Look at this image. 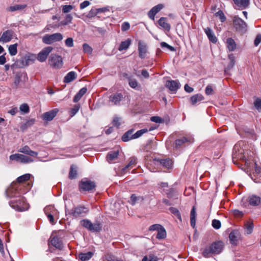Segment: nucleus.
Listing matches in <instances>:
<instances>
[{"label":"nucleus","instance_id":"f257e3e1","mask_svg":"<svg viewBox=\"0 0 261 261\" xmlns=\"http://www.w3.org/2000/svg\"><path fill=\"white\" fill-rule=\"evenodd\" d=\"M251 146L244 141H240L237 143L233 147L232 153V160L234 164L236 162L234 160H241L247 164L246 158L248 156H251L253 152L250 150Z\"/></svg>","mask_w":261,"mask_h":261},{"label":"nucleus","instance_id":"f03ea898","mask_svg":"<svg viewBox=\"0 0 261 261\" xmlns=\"http://www.w3.org/2000/svg\"><path fill=\"white\" fill-rule=\"evenodd\" d=\"M224 244L221 241H216L206 246L202 251L204 257L208 258L213 254H219L223 248Z\"/></svg>","mask_w":261,"mask_h":261},{"label":"nucleus","instance_id":"7ed1b4c3","mask_svg":"<svg viewBox=\"0 0 261 261\" xmlns=\"http://www.w3.org/2000/svg\"><path fill=\"white\" fill-rule=\"evenodd\" d=\"M10 205L17 211L23 212L29 208V204L23 196L16 198L9 202Z\"/></svg>","mask_w":261,"mask_h":261},{"label":"nucleus","instance_id":"20e7f679","mask_svg":"<svg viewBox=\"0 0 261 261\" xmlns=\"http://www.w3.org/2000/svg\"><path fill=\"white\" fill-rule=\"evenodd\" d=\"M65 236L64 230H60L56 234H53L50 238V243L57 248L60 249L63 247V239Z\"/></svg>","mask_w":261,"mask_h":261},{"label":"nucleus","instance_id":"39448f33","mask_svg":"<svg viewBox=\"0 0 261 261\" xmlns=\"http://www.w3.org/2000/svg\"><path fill=\"white\" fill-rule=\"evenodd\" d=\"M21 186L17 182L12 184L6 191V195L9 197L17 198L23 192L21 191Z\"/></svg>","mask_w":261,"mask_h":261},{"label":"nucleus","instance_id":"423d86ee","mask_svg":"<svg viewBox=\"0 0 261 261\" xmlns=\"http://www.w3.org/2000/svg\"><path fill=\"white\" fill-rule=\"evenodd\" d=\"M80 223L84 227L91 232H99L101 229V224L98 222L93 224L90 220L84 219L81 221Z\"/></svg>","mask_w":261,"mask_h":261},{"label":"nucleus","instance_id":"0eeeda50","mask_svg":"<svg viewBox=\"0 0 261 261\" xmlns=\"http://www.w3.org/2000/svg\"><path fill=\"white\" fill-rule=\"evenodd\" d=\"M63 38V35L61 33H57L51 35H45L42 38V41L46 44H51L61 41Z\"/></svg>","mask_w":261,"mask_h":261},{"label":"nucleus","instance_id":"6e6552de","mask_svg":"<svg viewBox=\"0 0 261 261\" xmlns=\"http://www.w3.org/2000/svg\"><path fill=\"white\" fill-rule=\"evenodd\" d=\"M232 21L234 27L237 31L242 33L246 32L247 25L241 18L238 16H234L232 17Z\"/></svg>","mask_w":261,"mask_h":261},{"label":"nucleus","instance_id":"1a4fd4ad","mask_svg":"<svg viewBox=\"0 0 261 261\" xmlns=\"http://www.w3.org/2000/svg\"><path fill=\"white\" fill-rule=\"evenodd\" d=\"M95 187V184L87 179H83L80 182L79 188L81 191H90Z\"/></svg>","mask_w":261,"mask_h":261},{"label":"nucleus","instance_id":"9d476101","mask_svg":"<svg viewBox=\"0 0 261 261\" xmlns=\"http://www.w3.org/2000/svg\"><path fill=\"white\" fill-rule=\"evenodd\" d=\"M48 63L50 66L55 68H59L62 66L63 61L62 58L56 55H51L48 60Z\"/></svg>","mask_w":261,"mask_h":261},{"label":"nucleus","instance_id":"9b49d317","mask_svg":"<svg viewBox=\"0 0 261 261\" xmlns=\"http://www.w3.org/2000/svg\"><path fill=\"white\" fill-rule=\"evenodd\" d=\"M173 163L172 160L169 158L165 159H154L153 161V164L154 165H161L168 170L172 169Z\"/></svg>","mask_w":261,"mask_h":261},{"label":"nucleus","instance_id":"f8f14e48","mask_svg":"<svg viewBox=\"0 0 261 261\" xmlns=\"http://www.w3.org/2000/svg\"><path fill=\"white\" fill-rule=\"evenodd\" d=\"M254 170L250 174V177L254 182L256 183L261 182V167L256 163L253 164Z\"/></svg>","mask_w":261,"mask_h":261},{"label":"nucleus","instance_id":"ddd939ff","mask_svg":"<svg viewBox=\"0 0 261 261\" xmlns=\"http://www.w3.org/2000/svg\"><path fill=\"white\" fill-rule=\"evenodd\" d=\"M10 159L12 161H16L22 163H29L33 162V160L31 158L19 153L11 155L10 156Z\"/></svg>","mask_w":261,"mask_h":261},{"label":"nucleus","instance_id":"4468645a","mask_svg":"<svg viewBox=\"0 0 261 261\" xmlns=\"http://www.w3.org/2000/svg\"><path fill=\"white\" fill-rule=\"evenodd\" d=\"M53 49V47L47 46L44 48L38 54L37 57V59L40 62H44L49 53Z\"/></svg>","mask_w":261,"mask_h":261},{"label":"nucleus","instance_id":"2eb2a0df","mask_svg":"<svg viewBox=\"0 0 261 261\" xmlns=\"http://www.w3.org/2000/svg\"><path fill=\"white\" fill-rule=\"evenodd\" d=\"M147 53V44L145 43L140 41L138 42V53L139 58L141 59H145Z\"/></svg>","mask_w":261,"mask_h":261},{"label":"nucleus","instance_id":"dca6fc26","mask_svg":"<svg viewBox=\"0 0 261 261\" xmlns=\"http://www.w3.org/2000/svg\"><path fill=\"white\" fill-rule=\"evenodd\" d=\"M59 110L57 109H54L49 111L43 113L41 116L43 120L49 121L52 120L57 115Z\"/></svg>","mask_w":261,"mask_h":261},{"label":"nucleus","instance_id":"f3484780","mask_svg":"<svg viewBox=\"0 0 261 261\" xmlns=\"http://www.w3.org/2000/svg\"><path fill=\"white\" fill-rule=\"evenodd\" d=\"M165 86L171 91L173 92H176L177 90L180 88V84L178 81L169 80L166 82Z\"/></svg>","mask_w":261,"mask_h":261},{"label":"nucleus","instance_id":"a211bd4d","mask_svg":"<svg viewBox=\"0 0 261 261\" xmlns=\"http://www.w3.org/2000/svg\"><path fill=\"white\" fill-rule=\"evenodd\" d=\"M88 212V209L84 206H78L75 207L72 212L73 216L75 217L84 216Z\"/></svg>","mask_w":261,"mask_h":261},{"label":"nucleus","instance_id":"6ab92c4d","mask_svg":"<svg viewBox=\"0 0 261 261\" xmlns=\"http://www.w3.org/2000/svg\"><path fill=\"white\" fill-rule=\"evenodd\" d=\"M164 7L162 4H159L153 7L148 13V16L149 18L154 20L155 15L160 12Z\"/></svg>","mask_w":261,"mask_h":261},{"label":"nucleus","instance_id":"aec40b11","mask_svg":"<svg viewBox=\"0 0 261 261\" xmlns=\"http://www.w3.org/2000/svg\"><path fill=\"white\" fill-rule=\"evenodd\" d=\"M192 141V138L189 137H183L181 138L176 139L173 144V146L176 148H178L187 142Z\"/></svg>","mask_w":261,"mask_h":261},{"label":"nucleus","instance_id":"412c9836","mask_svg":"<svg viewBox=\"0 0 261 261\" xmlns=\"http://www.w3.org/2000/svg\"><path fill=\"white\" fill-rule=\"evenodd\" d=\"M13 32L12 30H7L4 32L0 38V42L7 43L9 42L13 38Z\"/></svg>","mask_w":261,"mask_h":261},{"label":"nucleus","instance_id":"4be33fe9","mask_svg":"<svg viewBox=\"0 0 261 261\" xmlns=\"http://www.w3.org/2000/svg\"><path fill=\"white\" fill-rule=\"evenodd\" d=\"M123 98V95L121 93H115L110 95L109 101L113 103L114 105H118Z\"/></svg>","mask_w":261,"mask_h":261},{"label":"nucleus","instance_id":"5701e85b","mask_svg":"<svg viewBox=\"0 0 261 261\" xmlns=\"http://www.w3.org/2000/svg\"><path fill=\"white\" fill-rule=\"evenodd\" d=\"M240 234L238 230H232L229 235V238L231 244L237 245L238 240L240 239Z\"/></svg>","mask_w":261,"mask_h":261},{"label":"nucleus","instance_id":"b1692460","mask_svg":"<svg viewBox=\"0 0 261 261\" xmlns=\"http://www.w3.org/2000/svg\"><path fill=\"white\" fill-rule=\"evenodd\" d=\"M204 32L207 36L210 41L213 43H216L217 42V38L215 35L213 30L209 27L204 29Z\"/></svg>","mask_w":261,"mask_h":261},{"label":"nucleus","instance_id":"393cba45","mask_svg":"<svg viewBox=\"0 0 261 261\" xmlns=\"http://www.w3.org/2000/svg\"><path fill=\"white\" fill-rule=\"evenodd\" d=\"M78 167L75 165H72L70 166L68 177L70 179H74L77 177Z\"/></svg>","mask_w":261,"mask_h":261},{"label":"nucleus","instance_id":"a878e982","mask_svg":"<svg viewBox=\"0 0 261 261\" xmlns=\"http://www.w3.org/2000/svg\"><path fill=\"white\" fill-rule=\"evenodd\" d=\"M159 24L165 30L169 32L171 29L170 24L167 22V19L166 17H161L158 21Z\"/></svg>","mask_w":261,"mask_h":261},{"label":"nucleus","instance_id":"bb28decb","mask_svg":"<svg viewBox=\"0 0 261 261\" xmlns=\"http://www.w3.org/2000/svg\"><path fill=\"white\" fill-rule=\"evenodd\" d=\"M18 151L29 155L32 156H36L38 155L37 152L31 150L30 147L27 145H25L20 148L18 150Z\"/></svg>","mask_w":261,"mask_h":261},{"label":"nucleus","instance_id":"cd10ccee","mask_svg":"<svg viewBox=\"0 0 261 261\" xmlns=\"http://www.w3.org/2000/svg\"><path fill=\"white\" fill-rule=\"evenodd\" d=\"M27 5L26 4H17L11 6L6 8V11L8 12H14L16 11H20L25 9Z\"/></svg>","mask_w":261,"mask_h":261},{"label":"nucleus","instance_id":"c85d7f7f","mask_svg":"<svg viewBox=\"0 0 261 261\" xmlns=\"http://www.w3.org/2000/svg\"><path fill=\"white\" fill-rule=\"evenodd\" d=\"M36 59L35 55L33 54H30L25 56L22 59V63L28 66L29 64L33 63Z\"/></svg>","mask_w":261,"mask_h":261},{"label":"nucleus","instance_id":"c756f323","mask_svg":"<svg viewBox=\"0 0 261 261\" xmlns=\"http://www.w3.org/2000/svg\"><path fill=\"white\" fill-rule=\"evenodd\" d=\"M248 201L250 205L252 206H257L260 204L261 199L259 196L251 195L249 197Z\"/></svg>","mask_w":261,"mask_h":261},{"label":"nucleus","instance_id":"7c9ffc66","mask_svg":"<svg viewBox=\"0 0 261 261\" xmlns=\"http://www.w3.org/2000/svg\"><path fill=\"white\" fill-rule=\"evenodd\" d=\"M134 129H130L125 132L121 137V140L123 142H127L130 140L135 139L133 137Z\"/></svg>","mask_w":261,"mask_h":261},{"label":"nucleus","instance_id":"2f4dec72","mask_svg":"<svg viewBox=\"0 0 261 261\" xmlns=\"http://www.w3.org/2000/svg\"><path fill=\"white\" fill-rule=\"evenodd\" d=\"M119 150H113L110 151L107 155V160L111 163L113 161L117 159L119 155Z\"/></svg>","mask_w":261,"mask_h":261},{"label":"nucleus","instance_id":"473e14b6","mask_svg":"<svg viewBox=\"0 0 261 261\" xmlns=\"http://www.w3.org/2000/svg\"><path fill=\"white\" fill-rule=\"evenodd\" d=\"M44 211L45 215L51 214L53 215H59L58 211L52 205L46 206L44 208Z\"/></svg>","mask_w":261,"mask_h":261},{"label":"nucleus","instance_id":"72a5a7b5","mask_svg":"<svg viewBox=\"0 0 261 261\" xmlns=\"http://www.w3.org/2000/svg\"><path fill=\"white\" fill-rule=\"evenodd\" d=\"M204 99L203 96L201 94H196L192 96L190 98V101L192 105H195L198 102Z\"/></svg>","mask_w":261,"mask_h":261},{"label":"nucleus","instance_id":"f704fd0d","mask_svg":"<svg viewBox=\"0 0 261 261\" xmlns=\"http://www.w3.org/2000/svg\"><path fill=\"white\" fill-rule=\"evenodd\" d=\"M87 88L86 87H83L80 90V91L76 94L74 96L73 101L74 102H78L83 96L87 92Z\"/></svg>","mask_w":261,"mask_h":261},{"label":"nucleus","instance_id":"c9c22d12","mask_svg":"<svg viewBox=\"0 0 261 261\" xmlns=\"http://www.w3.org/2000/svg\"><path fill=\"white\" fill-rule=\"evenodd\" d=\"M234 4L240 9H246L249 5V0H233Z\"/></svg>","mask_w":261,"mask_h":261},{"label":"nucleus","instance_id":"e433bc0d","mask_svg":"<svg viewBox=\"0 0 261 261\" xmlns=\"http://www.w3.org/2000/svg\"><path fill=\"white\" fill-rule=\"evenodd\" d=\"M166 193L168 198L172 199H178V194L176 190L174 188H170L167 191Z\"/></svg>","mask_w":261,"mask_h":261},{"label":"nucleus","instance_id":"4c0bfd02","mask_svg":"<svg viewBox=\"0 0 261 261\" xmlns=\"http://www.w3.org/2000/svg\"><path fill=\"white\" fill-rule=\"evenodd\" d=\"M196 208L194 206L192 207V208L191 211L190 213V224L191 226L194 228L195 227L196 225Z\"/></svg>","mask_w":261,"mask_h":261},{"label":"nucleus","instance_id":"58836bf2","mask_svg":"<svg viewBox=\"0 0 261 261\" xmlns=\"http://www.w3.org/2000/svg\"><path fill=\"white\" fill-rule=\"evenodd\" d=\"M93 252L89 251L86 253H80L79 257L82 261H87L93 256Z\"/></svg>","mask_w":261,"mask_h":261},{"label":"nucleus","instance_id":"ea45409f","mask_svg":"<svg viewBox=\"0 0 261 261\" xmlns=\"http://www.w3.org/2000/svg\"><path fill=\"white\" fill-rule=\"evenodd\" d=\"M227 47L230 51H233L236 48V44L234 40L231 38H228L226 40Z\"/></svg>","mask_w":261,"mask_h":261},{"label":"nucleus","instance_id":"a19ab883","mask_svg":"<svg viewBox=\"0 0 261 261\" xmlns=\"http://www.w3.org/2000/svg\"><path fill=\"white\" fill-rule=\"evenodd\" d=\"M131 44V40L127 39L125 41H122L119 46L118 50L119 51H122L123 50H126Z\"/></svg>","mask_w":261,"mask_h":261},{"label":"nucleus","instance_id":"79ce46f5","mask_svg":"<svg viewBox=\"0 0 261 261\" xmlns=\"http://www.w3.org/2000/svg\"><path fill=\"white\" fill-rule=\"evenodd\" d=\"M81 108L80 104H76L73 106L72 108L69 110L68 113L70 115V118L73 117L79 111Z\"/></svg>","mask_w":261,"mask_h":261},{"label":"nucleus","instance_id":"37998d69","mask_svg":"<svg viewBox=\"0 0 261 261\" xmlns=\"http://www.w3.org/2000/svg\"><path fill=\"white\" fill-rule=\"evenodd\" d=\"M77 73L74 71H70L66 74V83H70L77 78Z\"/></svg>","mask_w":261,"mask_h":261},{"label":"nucleus","instance_id":"c03bdc74","mask_svg":"<svg viewBox=\"0 0 261 261\" xmlns=\"http://www.w3.org/2000/svg\"><path fill=\"white\" fill-rule=\"evenodd\" d=\"M166 231L163 226L158 231L156 238L159 240L164 239L166 237Z\"/></svg>","mask_w":261,"mask_h":261},{"label":"nucleus","instance_id":"a18cd8bd","mask_svg":"<svg viewBox=\"0 0 261 261\" xmlns=\"http://www.w3.org/2000/svg\"><path fill=\"white\" fill-rule=\"evenodd\" d=\"M137 163L136 159L135 157H131L129 159V161L128 164L122 169V171L124 172L126 169H127L130 167H134Z\"/></svg>","mask_w":261,"mask_h":261},{"label":"nucleus","instance_id":"49530a36","mask_svg":"<svg viewBox=\"0 0 261 261\" xmlns=\"http://www.w3.org/2000/svg\"><path fill=\"white\" fill-rule=\"evenodd\" d=\"M17 44L16 43L10 45L9 46L8 50H9V54L11 56H15L17 54Z\"/></svg>","mask_w":261,"mask_h":261},{"label":"nucleus","instance_id":"de8ad7c7","mask_svg":"<svg viewBox=\"0 0 261 261\" xmlns=\"http://www.w3.org/2000/svg\"><path fill=\"white\" fill-rule=\"evenodd\" d=\"M229 59L230 60V62L228 65H227L226 68L225 69V71L226 70H229L231 69H232L235 63L234 57L233 55H230L229 56Z\"/></svg>","mask_w":261,"mask_h":261},{"label":"nucleus","instance_id":"09e8293b","mask_svg":"<svg viewBox=\"0 0 261 261\" xmlns=\"http://www.w3.org/2000/svg\"><path fill=\"white\" fill-rule=\"evenodd\" d=\"M31 177V174H25L23 175H21L18 177L17 178V184H19L20 183L23 182L25 181L28 180Z\"/></svg>","mask_w":261,"mask_h":261},{"label":"nucleus","instance_id":"8fccbe9b","mask_svg":"<svg viewBox=\"0 0 261 261\" xmlns=\"http://www.w3.org/2000/svg\"><path fill=\"white\" fill-rule=\"evenodd\" d=\"M148 132V129L147 128H143L140 130H138L136 133L133 134V138L136 139L139 137H140L142 135L147 133Z\"/></svg>","mask_w":261,"mask_h":261},{"label":"nucleus","instance_id":"3c124183","mask_svg":"<svg viewBox=\"0 0 261 261\" xmlns=\"http://www.w3.org/2000/svg\"><path fill=\"white\" fill-rule=\"evenodd\" d=\"M105 259L107 261H122V260L119 259L115 256L110 253L106 255Z\"/></svg>","mask_w":261,"mask_h":261},{"label":"nucleus","instance_id":"603ef678","mask_svg":"<svg viewBox=\"0 0 261 261\" xmlns=\"http://www.w3.org/2000/svg\"><path fill=\"white\" fill-rule=\"evenodd\" d=\"M254 106L255 109L259 112H261V98H256L254 101Z\"/></svg>","mask_w":261,"mask_h":261},{"label":"nucleus","instance_id":"864d4df0","mask_svg":"<svg viewBox=\"0 0 261 261\" xmlns=\"http://www.w3.org/2000/svg\"><path fill=\"white\" fill-rule=\"evenodd\" d=\"M215 16L219 17L222 22H224L226 21V18L223 11L221 10L215 13Z\"/></svg>","mask_w":261,"mask_h":261},{"label":"nucleus","instance_id":"5fc2aeb1","mask_svg":"<svg viewBox=\"0 0 261 261\" xmlns=\"http://www.w3.org/2000/svg\"><path fill=\"white\" fill-rule=\"evenodd\" d=\"M121 118L118 116H115L113 120V124L114 126L118 128L121 124Z\"/></svg>","mask_w":261,"mask_h":261},{"label":"nucleus","instance_id":"6e6d98bb","mask_svg":"<svg viewBox=\"0 0 261 261\" xmlns=\"http://www.w3.org/2000/svg\"><path fill=\"white\" fill-rule=\"evenodd\" d=\"M170 211L172 214H174L180 221H181V215L179 211L176 208L170 207Z\"/></svg>","mask_w":261,"mask_h":261},{"label":"nucleus","instance_id":"4d7b16f0","mask_svg":"<svg viewBox=\"0 0 261 261\" xmlns=\"http://www.w3.org/2000/svg\"><path fill=\"white\" fill-rule=\"evenodd\" d=\"M20 110L24 114L28 113L29 112V107L27 103H23L20 106Z\"/></svg>","mask_w":261,"mask_h":261},{"label":"nucleus","instance_id":"13d9d810","mask_svg":"<svg viewBox=\"0 0 261 261\" xmlns=\"http://www.w3.org/2000/svg\"><path fill=\"white\" fill-rule=\"evenodd\" d=\"M83 51L85 53L91 54L92 52V48L87 43L83 45Z\"/></svg>","mask_w":261,"mask_h":261},{"label":"nucleus","instance_id":"bf43d9fd","mask_svg":"<svg viewBox=\"0 0 261 261\" xmlns=\"http://www.w3.org/2000/svg\"><path fill=\"white\" fill-rule=\"evenodd\" d=\"M212 226L214 228L218 229L221 227V222L218 220L214 219L212 221Z\"/></svg>","mask_w":261,"mask_h":261},{"label":"nucleus","instance_id":"052dcab7","mask_svg":"<svg viewBox=\"0 0 261 261\" xmlns=\"http://www.w3.org/2000/svg\"><path fill=\"white\" fill-rule=\"evenodd\" d=\"M46 215L48 218L50 223L53 225L55 224V218L58 219L59 218V215H53L51 214Z\"/></svg>","mask_w":261,"mask_h":261},{"label":"nucleus","instance_id":"680f3d73","mask_svg":"<svg viewBox=\"0 0 261 261\" xmlns=\"http://www.w3.org/2000/svg\"><path fill=\"white\" fill-rule=\"evenodd\" d=\"M129 85L133 89H136L138 87V83L136 80L131 79L128 82Z\"/></svg>","mask_w":261,"mask_h":261},{"label":"nucleus","instance_id":"e2e57ef3","mask_svg":"<svg viewBox=\"0 0 261 261\" xmlns=\"http://www.w3.org/2000/svg\"><path fill=\"white\" fill-rule=\"evenodd\" d=\"M205 92L207 95H211L214 94V90L211 85H208L206 86Z\"/></svg>","mask_w":261,"mask_h":261},{"label":"nucleus","instance_id":"0e129e2a","mask_svg":"<svg viewBox=\"0 0 261 261\" xmlns=\"http://www.w3.org/2000/svg\"><path fill=\"white\" fill-rule=\"evenodd\" d=\"M162 227H163V226L160 224H153L149 227V230H150V231H154V230L158 231L160 229H161V228Z\"/></svg>","mask_w":261,"mask_h":261},{"label":"nucleus","instance_id":"69168bd1","mask_svg":"<svg viewBox=\"0 0 261 261\" xmlns=\"http://www.w3.org/2000/svg\"><path fill=\"white\" fill-rule=\"evenodd\" d=\"M253 224L252 223L247 224L246 226V233L248 234L251 233V232L253 230Z\"/></svg>","mask_w":261,"mask_h":261},{"label":"nucleus","instance_id":"338daca9","mask_svg":"<svg viewBox=\"0 0 261 261\" xmlns=\"http://www.w3.org/2000/svg\"><path fill=\"white\" fill-rule=\"evenodd\" d=\"M142 261H158L156 257L152 255H149V257L144 256Z\"/></svg>","mask_w":261,"mask_h":261},{"label":"nucleus","instance_id":"774afa93","mask_svg":"<svg viewBox=\"0 0 261 261\" xmlns=\"http://www.w3.org/2000/svg\"><path fill=\"white\" fill-rule=\"evenodd\" d=\"M261 42V34H258L256 35L254 41V44L255 46H257Z\"/></svg>","mask_w":261,"mask_h":261}]
</instances>
